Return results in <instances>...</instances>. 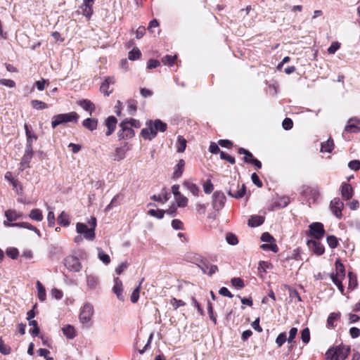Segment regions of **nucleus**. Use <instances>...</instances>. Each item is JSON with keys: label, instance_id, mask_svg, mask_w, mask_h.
<instances>
[{"label": "nucleus", "instance_id": "obj_36", "mask_svg": "<svg viewBox=\"0 0 360 360\" xmlns=\"http://www.w3.org/2000/svg\"><path fill=\"white\" fill-rule=\"evenodd\" d=\"M37 288L38 290V298L40 301L43 302L46 300V290L42 284L39 282H37Z\"/></svg>", "mask_w": 360, "mask_h": 360}, {"label": "nucleus", "instance_id": "obj_6", "mask_svg": "<svg viewBox=\"0 0 360 360\" xmlns=\"http://www.w3.org/2000/svg\"><path fill=\"white\" fill-rule=\"evenodd\" d=\"M239 186L238 183L232 184L229 188L226 189L228 195L236 199L242 198L245 195L246 187L245 184H243L240 188H239Z\"/></svg>", "mask_w": 360, "mask_h": 360}, {"label": "nucleus", "instance_id": "obj_28", "mask_svg": "<svg viewBox=\"0 0 360 360\" xmlns=\"http://www.w3.org/2000/svg\"><path fill=\"white\" fill-rule=\"evenodd\" d=\"M183 186L186 188L193 195H198L200 189L196 184L185 181L183 184Z\"/></svg>", "mask_w": 360, "mask_h": 360}, {"label": "nucleus", "instance_id": "obj_58", "mask_svg": "<svg viewBox=\"0 0 360 360\" xmlns=\"http://www.w3.org/2000/svg\"><path fill=\"white\" fill-rule=\"evenodd\" d=\"M170 304L173 306L174 309H178L180 307L184 306L186 303L181 300H177L176 298H172L170 300Z\"/></svg>", "mask_w": 360, "mask_h": 360}, {"label": "nucleus", "instance_id": "obj_37", "mask_svg": "<svg viewBox=\"0 0 360 360\" xmlns=\"http://www.w3.org/2000/svg\"><path fill=\"white\" fill-rule=\"evenodd\" d=\"M238 153L245 155V157L243 158V160L245 163H250V162H251L250 159H255L252 153H250L249 150H248L243 148H240L238 149Z\"/></svg>", "mask_w": 360, "mask_h": 360}, {"label": "nucleus", "instance_id": "obj_23", "mask_svg": "<svg viewBox=\"0 0 360 360\" xmlns=\"http://www.w3.org/2000/svg\"><path fill=\"white\" fill-rule=\"evenodd\" d=\"M82 126L90 131H94L97 128L98 120L96 118H86L83 120Z\"/></svg>", "mask_w": 360, "mask_h": 360}, {"label": "nucleus", "instance_id": "obj_46", "mask_svg": "<svg viewBox=\"0 0 360 360\" xmlns=\"http://www.w3.org/2000/svg\"><path fill=\"white\" fill-rule=\"evenodd\" d=\"M176 59V56L167 55L162 58V62L164 65L172 66Z\"/></svg>", "mask_w": 360, "mask_h": 360}, {"label": "nucleus", "instance_id": "obj_42", "mask_svg": "<svg viewBox=\"0 0 360 360\" xmlns=\"http://www.w3.org/2000/svg\"><path fill=\"white\" fill-rule=\"evenodd\" d=\"M165 213V212L163 210L151 209L148 211V214H149L150 216L156 217L158 219H162L164 217Z\"/></svg>", "mask_w": 360, "mask_h": 360}, {"label": "nucleus", "instance_id": "obj_34", "mask_svg": "<svg viewBox=\"0 0 360 360\" xmlns=\"http://www.w3.org/2000/svg\"><path fill=\"white\" fill-rule=\"evenodd\" d=\"M330 277L332 281L333 282V283L338 287L339 290L341 292V293L344 294L345 288L342 283V279H343V278H339L337 276H335L334 274H331Z\"/></svg>", "mask_w": 360, "mask_h": 360}, {"label": "nucleus", "instance_id": "obj_53", "mask_svg": "<svg viewBox=\"0 0 360 360\" xmlns=\"http://www.w3.org/2000/svg\"><path fill=\"white\" fill-rule=\"evenodd\" d=\"M98 258L105 264L110 262V259L108 255L105 254L102 250L98 249Z\"/></svg>", "mask_w": 360, "mask_h": 360}, {"label": "nucleus", "instance_id": "obj_22", "mask_svg": "<svg viewBox=\"0 0 360 360\" xmlns=\"http://www.w3.org/2000/svg\"><path fill=\"white\" fill-rule=\"evenodd\" d=\"M341 194L345 200H349L353 195V188L350 184L344 183L342 185Z\"/></svg>", "mask_w": 360, "mask_h": 360}, {"label": "nucleus", "instance_id": "obj_14", "mask_svg": "<svg viewBox=\"0 0 360 360\" xmlns=\"http://www.w3.org/2000/svg\"><path fill=\"white\" fill-rule=\"evenodd\" d=\"M344 204L339 198H334L330 201V210L333 214L339 219L342 217V210Z\"/></svg>", "mask_w": 360, "mask_h": 360}, {"label": "nucleus", "instance_id": "obj_63", "mask_svg": "<svg viewBox=\"0 0 360 360\" xmlns=\"http://www.w3.org/2000/svg\"><path fill=\"white\" fill-rule=\"evenodd\" d=\"M282 126L284 129L289 130L292 128L293 122L291 119L287 117L283 121Z\"/></svg>", "mask_w": 360, "mask_h": 360}, {"label": "nucleus", "instance_id": "obj_51", "mask_svg": "<svg viewBox=\"0 0 360 360\" xmlns=\"http://www.w3.org/2000/svg\"><path fill=\"white\" fill-rule=\"evenodd\" d=\"M286 340H288L286 333H280L276 339V343L278 347H281L286 342Z\"/></svg>", "mask_w": 360, "mask_h": 360}, {"label": "nucleus", "instance_id": "obj_3", "mask_svg": "<svg viewBox=\"0 0 360 360\" xmlns=\"http://www.w3.org/2000/svg\"><path fill=\"white\" fill-rule=\"evenodd\" d=\"M79 115L76 112L69 113L58 114L54 115L52 118L51 126L54 129L58 125L70 122H77Z\"/></svg>", "mask_w": 360, "mask_h": 360}, {"label": "nucleus", "instance_id": "obj_31", "mask_svg": "<svg viewBox=\"0 0 360 360\" xmlns=\"http://www.w3.org/2000/svg\"><path fill=\"white\" fill-rule=\"evenodd\" d=\"M340 316H341V314L340 312L330 313L327 319V326L328 328H335V326L334 324V322L335 321H337L338 319H340Z\"/></svg>", "mask_w": 360, "mask_h": 360}, {"label": "nucleus", "instance_id": "obj_43", "mask_svg": "<svg viewBox=\"0 0 360 360\" xmlns=\"http://www.w3.org/2000/svg\"><path fill=\"white\" fill-rule=\"evenodd\" d=\"M8 257L13 259H16L19 256V251L16 248H8L6 250Z\"/></svg>", "mask_w": 360, "mask_h": 360}, {"label": "nucleus", "instance_id": "obj_30", "mask_svg": "<svg viewBox=\"0 0 360 360\" xmlns=\"http://www.w3.org/2000/svg\"><path fill=\"white\" fill-rule=\"evenodd\" d=\"M335 270L336 274L335 276H337L339 278H345V269L344 265L340 262L339 259L335 262Z\"/></svg>", "mask_w": 360, "mask_h": 360}, {"label": "nucleus", "instance_id": "obj_62", "mask_svg": "<svg viewBox=\"0 0 360 360\" xmlns=\"http://www.w3.org/2000/svg\"><path fill=\"white\" fill-rule=\"evenodd\" d=\"M348 167L354 171L360 169V161L357 160H352L349 162Z\"/></svg>", "mask_w": 360, "mask_h": 360}, {"label": "nucleus", "instance_id": "obj_41", "mask_svg": "<svg viewBox=\"0 0 360 360\" xmlns=\"http://www.w3.org/2000/svg\"><path fill=\"white\" fill-rule=\"evenodd\" d=\"M31 105L36 110H43L49 108V105L46 103L39 100H32Z\"/></svg>", "mask_w": 360, "mask_h": 360}, {"label": "nucleus", "instance_id": "obj_48", "mask_svg": "<svg viewBox=\"0 0 360 360\" xmlns=\"http://www.w3.org/2000/svg\"><path fill=\"white\" fill-rule=\"evenodd\" d=\"M143 281V278L141 279V283H139V286L136 287L134 291L132 292V294L131 295V301L133 302V303H136L139 298V292H140V286L142 283Z\"/></svg>", "mask_w": 360, "mask_h": 360}, {"label": "nucleus", "instance_id": "obj_11", "mask_svg": "<svg viewBox=\"0 0 360 360\" xmlns=\"http://www.w3.org/2000/svg\"><path fill=\"white\" fill-rule=\"evenodd\" d=\"M226 198L221 191H215L212 195V206L215 210H221L226 202Z\"/></svg>", "mask_w": 360, "mask_h": 360}, {"label": "nucleus", "instance_id": "obj_18", "mask_svg": "<svg viewBox=\"0 0 360 360\" xmlns=\"http://www.w3.org/2000/svg\"><path fill=\"white\" fill-rule=\"evenodd\" d=\"M117 120V118L114 116H109L105 120V125L108 128V131L105 134L107 136H110L115 131L116 128Z\"/></svg>", "mask_w": 360, "mask_h": 360}, {"label": "nucleus", "instance_id": "obj_26", "mask_svg": "<svg viewBox=\"0 0 360 360\" xmlns=\"http://www.w3.org/2000/svg\"><path fill=\"white\" fill-rule=\"evenodd\" d=\"M123 199V196L121 194H117L112 199L109 205L105 207V211L108 212L113 207H117L120 205L122 200Z\"/></svg>", "mask_w": 360, "mask_h": 360}, {"label": "nucleus", "instance_id": "obj_60", "mask_svg": "<svg viewBox=\"0 0 360 360\" xmlns=\"http://www.w3.org/2000/svg\"><path fill=\"white\" fill-rule=\"evenodd\" d=\"M109 84L103 82L101 85L100 90L105 96H109L112 90H109Z\"/></svg>", "mask_w": 360, "mask_h": 360}, {"label": "nucleus", "instance_id": "obj_52", "mask_svg": "<svg viewBox=\"0 0 360 360\" xmlns=\"http://www.w3.org/2000/svg\"><path fill=\"white\" fill-rule=\"evenodd\" d=\"M328 245L331 248H335L338 245V239L334 236H328L326 238Z\"/></svg>", "mask_w": 360, "mask_h": 360}, {"label": "nucleus", "instance_id": "obj_13", "mask_svg": "<svg viewBox=\"0 0 360 360\" xmlns=\"http://www.w3.org/2000/svg\"><path fill=\"white\" fill-rule=\"evenodd\" d=\"M129 150L127 143L122 146L116 147L115 151L112 153V159L115 162H120L125 158L127 153Z\"/></svg>", "mask_w": 360, "mask_h": 360}, {"label": "nucleus", "instance_id": "obj_64", "mask_svg": "<svg viewBox=\"0 0 360 360\" xmlns=\"http://www.w3.org/2000/svg\"><path fill=\"white\" fill-rule=\"evenodd\" d=\"M251 179H252L253 184H255L257 187H259V188L262 187L263 184L256 173L252 174Z\"/></svg>", "mask_w": 360, "mask_h": 360}, {"label": "nucleus", "instance_id": "obj_32", "mask_svg": "<svg viewBox=\"0 0 360 360\" xmlns=\"http://www.w3.org/2000/svg\"><path fill=\"white\" fill-rule=\"evenodd\" d=\"M29 217L37 221H41L43 219L42 212L39 209H33L30 211Z\"/></svg>", "mask_w": 360, "mask_h": 360}, {"label": "nucleus", "instance_id": "obj_8", "mask_svg": "<svg viewBox=\"0 0 360 360\" xmlns=\"http://www.w3.org/2000/svg\"><path fill=\"white\" fill-rule=\"evenodd\" d=\"M94 314V307L89 304H85L79 314V321L83 324H89Z\"/></svg>", "mask_w": 360, "mask_h": 360}, {"label": "nucleus", "instance_id": "obj_29", "mask_svg": "<svg viewBox=\"0 0 360 360\" xmlns=\"http://www.w3.org/2000/svg\"><path fill=\"white\" fill-rule=\"evenodd\" d=\"M86 283L88 288L92 290L95 289L99 283L98 278L94 275H87Z\"/></svg>", "mask_w": 360, "mask_h": 360}, {"label": "nucleus", "instance_id": "obj_49", "mask_svg": "<svg viewBox=\"0 0 360 360\" xmlns=\"http://www.w3.org/2000/svg\"><path fill=\"white\" fill-rule=\"evenodd\" d=\"M226 242L231 245H235L238 243V238L236 235L231 233H227L226 236Z\"/></svg>", "mask_w": 360, "mask_h": 360}, {"label": "nucleus", "instance_id": "obj_56", "mask_svg": "<svg viewBox=\"0 0 360 360\" xmlns=\"http://www.w3.org/2000/svg\"><path fill=\"white\" fill-rule=\"evenodd\" d=\"M349 289L353 290L357 285V281L355 276L353 275L352 272H349Z\"/></svg>", "mask_w": 360, "mask_h": 360}, {"label": "nucleus", "instance_id": "obj_10", "mask_svg": "<svg viewBox=\"0 0 360 360\" xmlns=\"http://www.w3.org/2000/svg\"><path fill=\"white\" fill-rule=\"evenodd\" d=\"M95 0H83V3L79 7L77 13L85 16L89 20L93 14V4Z\"/></svg>", "mask_w": 360, "mask_h": 360}, {"label": "nucleus", "instance_id": "obj_20", "mask_svg": "<svg viewBox=\"0 0 360 360\" xmlns=\"http://www.w3.org/2000/svg\"><path fill=\"white\" fill-rule=\"evenodd\" d=\"M78 105L82 108L84 110L89 112L91 115L93 112L96 110V106L93 102L88 99L80 100L77 102Z\"/></svg>", "mask_w": 360, "mask_h": 360}, {"label": "nucleus", "instance_id": "obj_39", "mask_svg": "<svg viewBox=\"0 0 360 360\" xmlns=\"http://www.w3.org/2000/svg\"><path fill=\"white\" fill-rule=\"evenodd\" d=\"M30 223L28 222H19V223H9L8 221H4V225L6 227H18V228H24L27 229L29 226Z\"/></svg>", "mask_w": 360, "mask_h": 360}, {"label": "nucleus", "instance_id": "obj_38", "mask_svg": "<svg viewBox=\"0 0 360 360\" xmlns=\"http://www.w3.org/2000/svg\"><path fill=\"white\" fill-rule=\"evenodd\" d=\"M334 147L333 141L329 139L326 142L321 144V152L330 153Z\"/></svg>", "mask_w": 360, "mask_h": 360}, {"label": "nucleus", "instance_id": "obj_16", "mask_svg": "<svg viewBox=\"0 0 360 360\" xmlns=\"http://www.w3.org/2000/svg\"><path fill=\"white\" fill-rule=\"evenodd\" d=\"M307 245L311 251L317 255H321L325 252L324 246L319 241L314 240H309Z\"/></svg>", "mask_w": 360, "mask_h": 360}, {"label": "nucleus", "instance_id": "obj_2", "mask_svg": "<svg viewBox=\"0 0 360 360\" xmlns=\"http://www.w3.org/2000/svg\"><path fill=\"white\" fill-rule=\"evenodd\" d=\"M349 352V347L340 345L335 349H328L326 356L329 360H345L348 356Z\"/></svg>", "mask_w": 360, "mask_h": 360}, {"label": "nucleus", "instance_id": "obj_27", "mask_svg": "<svg viewBox=\"0 0 360 360\" xmlns=\"http://www.w3.org/2000/svg\"><path fill=\"white\" fill-rule=\"evenodd\" d=\"M32 155H33V151L28 150H25L24 155L22 158V160L20 162V166L22 167L20 169L22 171L24 169L23 167H25V165L29 167V163L32 160Z\"/></svg>", "mask_w": 360, "mask_h": 360}, {"label": "nucleus", "instance_id": "obj_61", "mask_svg": "<svg viewBox=\"0 0 360 360\" xmlns=\"http://www.w3.org/2000/svg\"><path fill=\"white\" fill-rule=\"evenodd\" d=\"M136 111V102L135 101H129L128 102V112L130 115H134Z\"/></svg>", "mask_w": 360, "mask_h": 360}, {"label": "nucleus", "instance_id": "obj_12", "mask_svg": "<svg viewBox=\"0 0 360 360\" xmlns=\"http://www.w3.org/2000/svg\"><path fill=\"white\" fill-rule=\"evenodd\" d=\"M64 264L68 270L73 272H79L82 269L79 259L74 256H68L65 259Z\"/></svg>", "mask_w": 360, "mask_h": 360}, {"label": "nucleus", "instance_id": "obj_15", "mask_svg": "<svg viewBox=\"0 0 360 360\" xmlns=\"http://www.w3.org/2000/svg\"><path fill=\"white\" fill-rule=\"evenodd\" d=\"M24 128L27 138L25 150L33 151L32 143L37 139V136L30 130L27 123H25Z\"/></svg>", "mask_w": 360, "mask_h": 360}, {"label": "nucleus", "instance_id": "obj_55", "mask_svg": "<svg viewBox=\"0 0 360 360\" xmlns=\"http://www.w3.org/2000/svg\"><path fill=\"white\" fill-rule=\"evenodd\" d=\"M301 339L303 342L308 343L310 340V333L308 328H306L302 330Z\"/></svg>", "mask_w": 360, "mask_h": 360}, {"label": "nucleus", "instance_id": "obj_45", "mask_svg": "<svg viewBox=\"0 0 360 360\" xmlns=\"http://www.w3.org/2000/svg\"><path fill=\"white\" fill-rule=\"evenodd\" d=\"M175 199H176V204H177V206L179 207H184L187 205L188 204V199L186 197H185L184 195H179L176 197H175Z\"/></svg>", "mask_w": 360, "mask_h": 360}, {"label": "nucleus", "instance_id": "obj_4", "mask_svg": "<svg viewBox=\"0 0 360 360\" xmlns=\"http://www.w3.org/2000/svg\"><path fill=\"white\" fill-rule=\"evenodd\" d=\"M261 240L263 242L268 243L269 244H263L261 245V248L264 250H271L274 252H277L278 251V248L276 244L274 243L275 242V239L274 237L268 232L263 233L261 236Z\"/></svg>", "mask_w": 360, "mask_h": 360}, {"label": "nucleus", "instance_id": "obj_57", "mask_svg": "<svg viewBox=\"0 0 360 360\" xmlns=\"http://www.w3.org/2000/svg\"><path fill=\"white\" fill-rule=\"evenodd\" d=\"M203 189L205 193L210 194L212 192L214 189V186L210 179H207L206 182L203 184Z\"/></svg>", "mask_w": 360, "mask_h": 360}, {"label": "nucleus", "instance_id": "obj_44", "mask_svg": "<svg viewBox=\"0 0 360 360\" xmlns=\"http://www.w3.org/2000/svg\"><path fill=\"white\" fill-rule=\"evenodd\" d=\"M290 202V199L288 196H282L276 202V206L278 208L285 207Z\"/></svg>", "mask_w": 360, "mask_h": 360}, {"label": "nucleus", "instance_id": "obj_33", "mask_svg": "<svg viewBox=\"0 0 360 360\" xmlns=\"http://www.w3.org/2000/svg\"><path fill=\"white\" fill-rule=\"evenodd\" d=\"M186 140L182 136H178L176 142V151L183 153L186 148Z\"/></svg>", "mask_w": 360, "mask_h": 360}, {"label": "nucleus", "instance_id": "obj_50", "mask_svg": "<svg viewBox=\"0 0 360 360\" xmlns=\"http://www.w3.org/2000/svg\"><path fill=\"white\" fill-rule=\"evenodd\" d=\"M141 51L137 48H134L131 51L129 52V59L131 60H134L138 59L141 56Z\"/></svg>", "mask_w": 360, "mask_h": 360}, {"label": "nucleus", "instance_id": "obj_59", "mask_svg": "<svg viewBox=\"0 0 360 360\" xmlns=\"http://www.w3.org/2000/svg\"><path fill=\"white\" fill-rule=\"evenodd\" d=\"M220 158L221 160H225L226 161H228L229 163L231 164H234L236 162V160H235V158L228 154H226V153L221 151L220 152Z\"/></svg>", "mask_w": 360, "mask_h": 360}, {"label": "nucleus", "instance_id": "obj_47", "mask_svg": "<svg viewBox=\"0 0 360 360\" xmlns=\"http://www.w3.org/2000/svg\"><path fill=\"white\" fill-rule=\"evenodd\" d=\"M29 325L33 326V329L30 330L31 335L34 337L37 336L39 333V328L37 322L35 320H28Z\"/></svg>", "mask_w": 360, "mask_h": 360}, {"label": "nucleus", "instance_id": "obj_9", "mask_svg": "<svg viewBox=\"0 0 360 360\" xmlns=\"http://www.w3.org/2000/svg\"><path fill=\"white\" fill-rule=\"evenodd\" d=\"M76 231L77 233L83 235L86 240H93L95 238L94 229L88 228L86 224L84 223L78 222L76 224Z\"/></svg>", "mask_w": 360, "mask_h": 360}, {"label": "nucleus", "instance_id": "obj_35", "mask_svg": "<svg viewBox=\"0 0 360 360\" xmlns=\"http://www.w3.org/2000/svg\"><path fill=\"white\" fill-rule=\"evenodd\" d=\"M58 222L63 226H68L70 224L69 217L65 212H62L58 217Z\"/></svg>", "mask_w": 360, "mask_h": 360}, {"label": "nucleus", "instance_id": "obj_19", "mask_svg": "<svg viewBox=\"0 0 360 360\" xmlns=\"http://www.w3.org/2000/svg\"><path fill=\"white\" fill-rule=\"evenodd\" d=\"M5 217L6 218V221L11 223L15 221L22 217V214L21 212H18L13 210H8L4 213Z\"/></svg>", "mask_w": 360, "mask_h": 360}, {"label": "nucleus", "instance_id": "obj_1", "mask_svg": "<svg viewBox=\"0 0 360 360\" xmlns=\"http://www.w3.org/2000/svg\"><path fill=\"white\" fill-rule=\"evenodd\" d=\"M167 129V124L159 119L154 121L148 120L146 122V127L141 130V135L144 139L151 141L157 136L158 131L164 132Z\"/></svg>", "mask_w": 360, "mask_h": 360}, {"label": "nucleus", "instance_id": "obj_21", "mask_svg": "<svg viewBox=\"0 0 360 360\" xmlns=\"http://www.w3.org/2000/svg\"><path fill=\"white\" fill-rule=\"evenodd\" d=\"M359 120L357 118H351L349 120L347 124L345 127V131L347 132L356 133L360 131V127H359L356 123H359Z\"/></svg>", "mask_w": 360, "mask_h": 360}, {"label": "nucleus", "instance_id": "obj_25", "mask_svg": "<svg viewBox=\"0 0 360 360\" xmlns=\"http://www.w3.org/2000/svg\"><path fill=\"white\" fill-rule=\"evenodd\" d=\"M264 221V218L259 215H253L248 220V226L256 227L262 225Z\"/></svg>", "mask_w": 360, "mask_h": 360}, {"label": "nucleus", "instance_id": "obj_54", "mask_svg": "<svg viewBox=\"0 0 360 360\" xmlns=\"http://www.w3.org/2000/svg\"><path fill=\"white\" fill-rule=\"evenodd\" d=\"M231 283L233 286L239 289H241L245 286L243 281L240 278H233L231 280Z\"/></svg>", "mask_w": 360, "mask_h": 360}, {"label": "nucleus", "instance_id": "obj_24", "mask_svg": "<svg viewBox=\"0 0 360 360\" xmlns=\"http://www.w3.org/2000/svg\"><path fill=\"white\" fill-rule=\"evenodd\" d=\"M185 166V162L184 160L181 159L179 160L177 165H176L175 170L173 173L172 178L174 179H177L180 178L184 172Z\"/></svg>", "mask_w": 360, "mask_h": 360}, {"label": "nucleus", "instance_id": "obj_7", "mask_svg": "<svg viewBox=\"0 0 360 360\" xmlns=\"http://www.w3.org/2000/svg\"><path fill=\"white\" fill-rule=\"evenodd\" d=\"M309 235L316 239H321L325 234V230L323 224L321 222H313L309 226Z\"/></svg>", "mask_w": 360, "mask_h": 360}, {"label": "nucleus", "instance_id": "obj_17", "mask_svg": "<svg viewBox=\"0 0 360 360\" xmlns=\"http://www.w3.org/2000/svg\"><path fill=\"white\" fill-rule=\"evenodd\" d=\"M122 281L118 278L116 277L114 278V286L112 288L113 292L116 295L117 299L119 300L123 301L124 300V296L122 295Z\"/></svg>", "mask_w": 360, "mask_h": 360}, {"label": "nucleus", "instance_id": "obj_40", "mask_svg": "<svg viewBox=\"0 0 360 360\" xmlns=\"http://www.w3.org/2000/svg\"><path fill=\"white\" fill-rule=\"evenodd\" d=\"M63 334L68 338L72 339L75 336V328L72 326H68L63 328Z\"/></svg>", "mask_w": 360, "mask_h": 360}, {"label": "nucleus", "instance_id": "obj_5", "mask_svg": "<svg viewBox=\"0 0 360 360\" xmlns=\"http://www.w3.org/2000/svg\"><path fill=\"white\" fill-rule=\"evenodd\" d=\"M120 129L118 131L119 140L131 139L134 136V131L128 125V119L120 124Z\"/></svg>", "mask_w": 360, "mask_h": 360}]
</instances>
